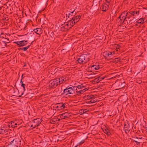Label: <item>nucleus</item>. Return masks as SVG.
I'll use <instances>...</instances> for the list:
<instances>
[{
  "label": "nucleus",
  "mask_w": 147,
  "mask_h": 147,
  "mask_svg": "<svg viewBox=\"0 0 147 147\" xmlns=\"http://www.w3.org/2000/svg\"><path fill=\"white\" fill-rule=\"evenodd\" d=\"M4 35V34L2 33H1V34L0 33V39L2 37V36H1V35Z\"/></svg>",
  "instance_id": "obj_43"
},
{
  "label": "nucleus",
  "mask_w": 147,
  "mask_h": 147,
  "mask_svg": "<svg viewBox=\"0 0 147 147\" xmlns=\"http://www.w3.org/2000/svg\"><path fill=\"white\" fill-rule=\"evenodd\" d=\"M42 121L41 119L40 118L34 119L30 121L29 125L31 127H32L33 129H34L41 123Z\"/></svg>",
  "instance_id": "obj_3"
},
{
  "label": "nucleus",
  "mask_w": 147,
  "mask_h": 147,
  "mask_svg": "<svg viewBox=\"0 0 147 147\" xmlns=\"http://www.w3.org/2000/svg\"><path fill=\"white\" fill-rule=\"evenodd\" d=\"M15 125H17V123H15Z\"/></svg>",
  "instance_id": "obj_47"
},
{
  "label": "nucleus",
  "mask_w": 147,
  "mask_h": 147,
  "mask_svg": "<svg viewBox=\"0 0 147 147\" xmlns=\"http://www.w3.org/2000/svg\"><path fill=\"white\" fill-rule=\"evenodd\" d=\"M72 10L71 9L69 8H66L65 9V11H66V13H69L71 12V11Z\"/></svg>",
  "instance_id": "obj_28"
},
{
  "label": "nucleus",
  "mask_w": 147,
  "mask_h": 147,
  "mask_svg": "<svg viewBox=\"0 0 147 147\" xmlns=\"http://www.w3.org/2000/svg\"><path fill=\"white\" fill-rule=\"evenodd\" d=\"M133 12H134V14H136L137 15H138L139 13V11H133Z\"/></svg>",
  "instance_id": "obj_35"
},
{
  "label": "nucleus",
  "mask_w": 147,
  "mask_h": 147,
  "mask_svg": "<svg viewBox=\"0 0 147 147\" xmlns=\"http://www.w3.org/2000/svg\"><path fill=\"white\" fill-rule=\"evenodd\" d=\"M21 144L20 140L17 138L11 141L10 144L7 146V147H20Z\"/></svg>",
  "instance_id": "obj_2"
},
{
  "label": "nucleus",
  "mask_w": 147,
  "mask_h": 147,
  "mask_svg": "<svg viewBox=\"0 0 147 147\" xmlns=\"http://www.w3.org/2000/svg\"><path fill=\"white\" fill-rule=\"evenodd\" d=\"M128 13H129L131 15V16H134V13L133 11H130Z\"/></svg>",
  "instance_id": "obj_32"
},
{
  "label": "nucleus",
  "mask_w": 147,
  "mask_h": 147,
  "mask_svg": "<svg viewBox=\"0 0 147 147\" xmlns=\"http://www.w3.org/2000/svg\"><path fill=\"white\" fill-rule=\"evenodd\" d=\"M94 95H88L86 97V98L88 100L91 99L93 98Z\"/></svg>",
  "instance_id": "obj_26"
},
{
  "label": "nucleus",
  "mask_w": 147,
  "mask_h": 147,
  "mask_svg": "<svg viewBox=\"0 0 147 147\" xmlns=\"http://www.w3.org/2000/svg\"><path fill=\"white\" fill-rule=\"evenodd\" d=\"M134 142H135L136 144L138 145H140V142H138L135 140H134Z\"/></svg>",
  "instance_id": "obj_34"
},
{
  "label": "nucleus",
  "mask_w": 147,
  "mask_h": 147,
  "mask_svg": "<svg viewBox=\"0 0 147 147\" xmlns=\"http://www.w3.org/2000/svg\"><path fill=\"white\" fill-rule=\"evenodd\" d=\"M27 42V40H23L21 41H17L15 42L14 43L17 44L18 47H22L26 45Z\"/></svg>",
  "instance_id": "obj_8"
},
{
  "label": "nucleus",
  "mask_w": 147,
  "mask_h": 147,
  "mask_svg": "<svg viewBox=\"0 0 147 147\" xmlns=\"http://www.w3.org/2000/svg\"><path fill=\"white\" fill-rule=\"evenodd\" d=\"M132 21V20H131V19H127L126 18L125 20L123 21V22L122 23L126 25H128V24H132V22H131Z\"/></svg>",
  "instance_id": "obj_18"
},
{
  "label": "nucleus",
  "mask_w": 147,
  "mask_h": 147,
  "mask_svg": "<svg viewBox=\"0 0 147 147\" xmlns=\"http://www.w3.org/2000/svg\"><path fill=\"white\" fill-rule=\"evenodd\" d=\"M132 20V21H131V22H132V23H133V22H134V21L133 20Z\"/></svg>",
  "instance_id": "obj_45"
},
{
  "label": "nucleus",
  "mask_w": 147,
  "mask_h": 147,
  "mask_svg": "<svg viewBox=\"0 0 147 147\" xmlns=\"http://www.w3.org/2000/svg\"><path fill=\"white\" fill-rule=\"evenodd\" d=\"M117 84L119 89H120L123 88L125 86V83L124 82H121L119 81L117 83Z\"/></svg>",
  "instance_id": "obj_16"
},
{
  "label": "nucleus",
  "mask_w": 147,
  "mask_h": 147,
  "mask_svg": "<svg viewBox=\"0 0 147 147\" xmlns=\"http://www.w3.org/2000/svg\"><path fill=\"white\" fill-rule=\"evenodd\" d=\"M5 133V130L3 129H0V134H4Z\"/></svg>",
  "instance_id": "obj_29"
},
{
  "label": "nucleus",
  "mask_w": 147,
  "mask_h": 147,
  "mask_svg": "<svg viewBox=\"0 0 147 147\" xmlns=\"http://www.w3.org/2000/svg\"><path fill=\"white\" fill-rule=\"evenodd\" d=\"M33 31L37 34H40L42 33V30L40 28H37L34 29Z\"/></svg>",
  "instance_id": "obj_19"
},
{
  "label": "nucleus",
  "mask_w": 147,
  "mask_h": 147,
  "mask_svg": "<svg viewBox=\"0 0 147 147\" xmlns=\"http://www.w3.org/2000/svg\"><path fill=\"white\" fill-rule=\"evenodd\" d=\"M0 40H2L3 42H5L8 43L9 42L8 41H9L8 38H5L3 36H2V37L1 38Z\"/></svg>",
  "instance_id": "obj_23"
},
{
  "label": "nucleus",
  "mask_w": 147,
  "mask_h": 147,
  "mask_svg": "<svg viewBox=\"0 0 147 147\" xmlns=\"http://www.w3.org/2000/svg\"><path fill=\"white\" fill-rule=\"evenodd\" d=\"M128 12L126 11H124L122 12V13L121 14V15L123 16H124V17H125V18H127V14Z\"/></svg>",
  "instance_id": "obj_27"
},
{
  "label": "nucleus",
  "mask_w": 147,
  "mask_h": 147,
  "mask_svg": "<svg viewBox=\"0 0 147 147\" xmlns=\"http://www.w3.org/2000/svg\"><path fill=\"white\" fill-rule=\"evenodd\" d=\"M65 103H58L54 105V107L55 108V110L57 111H60L64 109L65 108Z\"/></svg>",
  "instance_id": "obj_5"
},
{
  "label": "nucleus",
  "mask_w": 147,
  "mask_h": 147,
  "mask_svg": "<svg viewBox=\"0 0 147 147\" xmlns=\"http://www.w3.org/2000/svg\"><path fill=\"white\" fill-rule=\"evenodd\" d=\"M70 116L69 114L67 112H65L61 114L60 116L61 119H63L69 117Z\"/></svg>",
  "instance_id": "obj_14"
},
{
  "label": "nucleus",
  "mask_w": 147,
  "mask_h": 147,
  "mask_svg": "<svg viewBox=\"0 0 147 147\" xmlns=\"http://www.w3.org/2000/svg\"><path fill=\"white\" fill-rule=\"evenodd\" d=\"M120 59L119 58H116L115 59V61H114L117 63L118 61H120Z\"/></svg>",
  "instance_id": "obj_33"
},
{
  "label": "nucleus",
  "mask_w": 147,
  "mask_h": 147,
  "mask_svg": "<svg viewBox=\"0 0 147 147\" xmlns=\"http://www.w3.org/2000/svg\"><path fill=\"white\" fill-rule=\"evenodd\" d=\"M145 19V18H141L139 19L137 21V23H140L143 24L144 23V21Z\"/></svg>",
  "instance_id": "obj_24"
},
{
  "label": "nucleus",
  "mask_w": 147,
  "mask_h": 147,
  "mask_svg": "<svg viewBox=\"0 0 147 147\" xmlns=\"http://www.w3.org/2000/svg\"><path fill=\"white\" fill-rule=\"evenodd\" d=\"M75 88L74 86L70 87L68 86L63 90L62 94L65 95L69 94L68 96H69L74 95L76 94Z\"/></svg>",
  "instance_id": "obj_1"
},
{
  "label": "nucleus",
  "mask_w": 147,
  "mask_h": 147,
  "mask_svg": "<svg viewBox=\"0 0 147 147\" xmlns=\"http://www.w3.org/2000/svg\"><path fill=\"white\" fill-rule=\"evenodd\" d=\"M77 88H78L79 89H82L81 88V85H78L76 87Z\"/></svg>",
  "instance_id": "obj_37"
},
{
  "label": "nucleus",
  "mask_w": 147,
  "mask_h": 147,
  "mask_svg": "<svg viewBox=\"0 0 147 147\" xmlns=\"http://www.w3.org/2000/svg\"><path fill=\"white\" fill-rule=\"evenodd\" d=\"M131 17V15L129 13H128L127 15V18H126L127 19H130V18Z\"/></svg>",
  "instance_id": "obj_30"
},
{
  "label": "nucleus",
  "mask_w": 147,
  "mask_h": 147,
  "mask_svg": "<svg viewBox=\"0 0 147 147\" xmlns=\"http://www.w3.org/2000/svg\"><path fill=\"white\" fill-rule=\"evenodd\" d=\"M76 92V93L77 94V95H79V94H82L83 93V91L82 90V89H81L79 90V91L77 90V88H76V89L75 90V92Z\"/></svg>",
  "instance_id": "obj_25"
},
{
  "label": "nucleus",
  "mask_w": 147,
  "mask_h": 147,
  "mask_svg": "<svg viewBox=\"0 0 147 147\" xmlns=\"http://www.w3.org/2000/svg\"><path fill=\"white\" fill-rule=\"evenodd\" d=\"M26 86V85L24 84H22L21 86L23 88L24 91H25L26 89L25 88V86Z\"/></svg>",
  "instance_id": "obj_31"
},
{
  "label": "nucleus",
  "mask_w": 147,
  "mask_h": 147,
  "mask_svg": "<svg viewBox=\"0 0 147 147\" xmlns=\"http://www.w3.org/2000/svg\"><path fill=\"white\" fill-rule=\"evenodd\" d=\"M75 9L72 10L69 13H66V17H67L68 18H69L72 19V17H74L76 14V12L75 11Z\"/></svg>",
  "instance_id": "obj_9"
},
{
  "label": "nucleus",
  "mask_w": 147,
  "mask_h": 147,
  "mask_svg": "<svg viewBox=\"0 0 147 147\" xmlns=\"http://www.w3.org/2000/svg\"><path fill=\"white\" fill-rule=\"evenodd\" d=\"M89 60L88 56L87 55L83 54L79 57L77 61L80 64H84L87 62Z\"/></svg>",
  "instance_id": "obj_4"
},
{
  "label": "nucleus",
  "mask_w": 147,
  "mask_h": 147,
  "mask_svg": "<svg viewBox=\"0 0 147 147\" xmlns=\"http://www.w3.org/2000/svg\"><path fill=\"white\" fill-rule=\"evenodd\" d=\"M26 66V65H24V66Z\"/></svg>",
  "instance_id": "obj_49"
},
{
  "label": "nucleus",
  "mask_w": 147,
  "mask_h": 147,
  "mask_svg": "<svg viewBox=\"0 0 147 147\" xmlns=\"http://www.w3.org/2000/svg\"><path fill=\"white\" fill-rule=\"evenodd\" d=\"M124 126V129L125 133L127 134L128 133L130 130L129 124L128 123L125 124Z\"/></svg>",
  "instance_id": "obj_17"
},
{
  "label": "nucleus",
  "mask_w": 147,
  "mask_h": 147,
  "mask_svg": "<svg viewBox=\"0 0 147 147\" xmlns=\"http://www.w3.org/2000/svg\"><path fill=\"white\" fill-rule=\"evenodd\" d=\"M13 90L14 91L15 90V88H13Z\"/></svg>",
  "instance_id": "obj_46"
},
{
  "label": "nucleus",
  "mask_w": 147,
  "mask_h": 147,
  "mask_svg": "<svg viewBox=\"0 0 147 147\" xmlns=\"http://www.w3.org/2000/svg\"><path fill=\"white\" fill-rule=\"evenodd\" d=\"M81 88L82 89H83L84 88L86 87V86H85L83 85V84L81 85Z\"/></svg>",
  "instance_id": "obj_42"
},
{
  "label": "nucleus",
  "mask_w": 147,
  "mask_h": 147,
  "mask_svg": "<svg viewBox=\"0 0 147 147\" xmlns=\"http://www.w3.org/2000/svg\"><path fill=\"white\" fill-rule=\"evenodd\" d=\"M81 17L80 15H78L72 17V19L76 23L80 20Z\"/></svg>",
  "instance_id": "obj_15"
},
{
  "label": "nucleus",
  "mask_w": 147,
  "mask_h": 147,
  "mask_svg": "<svg viewBox=\"0 0 147 147\" xmlns=\"http://www.w3.org/2000/svg\"><path fill=\"white\" fill-rule=\"evenodd\" d=\"M125 19H126V18L125 17L121 14L117 18V21L118 22H119L120 23H122Z\"/></svg>",
  "instance_id": "obj_12"
},
{
  "label": "nucleus",
  "mask_w": 147,
  "mask_h": 147,
  "mask_svg": "<svg viewBox=\"0 0 147 147\" xmlns=\"http://www.w3.org/2000/svg\"><path fill=\"white\" fill-rule=\"evenodd\" d=\"M90 102L91 103H94V98H92L91 100H90Z\"/></svg>",
  "instance_id": "obj_38"
},
{
  "label": "nucleus",
  "mask_w": 147,
  "mask_h": 147,
  "mask_svg": "<svg viewBox=\"0 0 147 147\" xmlns=\"http://www.w3.org/2000/svg\"><path fill=\"white\" fill-rule=\"evenodd\" d=\"M59 84H61L64 82H65L67 80V78L65 76H63L57 79Z\"/></svg>",
  "instance_id": "obj_10"
},
{
  "label": "nucleus",
  "mask_w": 147,
  "mask_h": 147,
  "mask_svg": "<svg viewBox=\"0 0 147 147\" xmlns=\"http://www.w3.org/2000/svg\"><path fill=\"white\" fill-rule=\"evenodd\" d=\"M114 52H111L109 51H106L103 53V55L105 58H111L113 55L115 54Z\"/></svg>",
  "instance_id": "obj_7"
},
{
  "label": "nucleus",
  "mask_w": 147,
  "mask_h": 147,
  "mask_svg": "<svg viewBox=\"0 0 147 147\" xmlns=\"http://www.w3.org/2000/svg\"><path fill=\"white\" fill-rule=\"evenodd\" d=\"M23 93H22V95H23Z\"/></svg>",
  "instance_id": "obj_50"
},
{
  "label": "nucleus",
  "mask_w": 147,
  "mask_h": 147,
  "mask_svg": "<svg viewBox=\"0 0 147 147\" xmlns=\"http://www.w3.org/2000/svg\"><path fill=\"white\" fill-rule=\"evenodd\" d=\"M49 83V86L50 88H55L59 84L57 79L50 81Z\"/></svg>",
  "instance_id": "obj_6"
},
{
  "label": "nucleus",
  "mask_w": 147,
  "mask_h": 147,
  "mask_svg": "<svg viewBox=\"0 0 147 147\" xmlns=\"http://www.w3.org/2000/svg\"><path fill=\"white\" fill-rule=\"evenodd\" d=\"M116 47L117 48L116 49H119L121 47V46L119 45H117Z\"/></svg>",
  "instance_id": "obj_36"
},
{
  "label": "nucleus",
  "mask_w": 147,
  "mask_h": 147,
  "mask_svg": "<svg viewBox=\"0 0 147 147\" xmlns=\"http://www.w3.org/2000/svg\"><path fill=\"white\" fill-rule=\"evenodd\" d=\"M105 131H107V133H108V132L107 131V130H106H106H105Z\"/></svg>",
  "instance_id": "obj_48"
},
{
  "label": "nucleus",
  "mask_w": 147,
  "mask_h": 147,
  "mask_svg": "<svg viewBox=\"0 0 147 147\" xmlns=\"http://www.w3.org/2000/svg\"><path fill=\"white\" fill-rule=\"evenodd\" d=\"M109 5L106 3H103L101 6L100 8L104 11H106L108 9Z\"/></svg>",
  "instance_id": "obj_13"
},
{
  "label": "nucleus",
  "mask_w": 147,
  "mask_h": 147,
  "mask_svg": "<svg viewBox=\"0 0 147 147\" xmlns=\"http://www.w3.org/2000/svg\"><path fill=\"white\" fill-rule=\"evenodd\" d=\"M87 88H83V89H82V90L83 91V93H84V92H85L86 90H87Z\"/></svg>",
  "instance_id": "obj_40"
},
{
  "label": "nucleus",
  "mask_w": 147,
  "mask_h": 147,
  "mask_svg": "<svg viewBox=\"0 0 147 147\" xmlns=\"http://www.w3.org/2000/svg\"><path fill=\"white\" fill-rule=\"evenodd\" d=\"M31 45H29L28 46L22 47V48H18V50L19 51L20 50H23V51H26L30 46Z\"/></svg>",
  "instance_id": "obj_20"
},
{
  "label": "nucleus",
  "mask_w": 147,
  "mask_h": 147,
  "mask_svg": "<svg viewBox=\"0 0 147 147\" xmlns=\"http://www.w3.org/2000/svg\"><path fill=\"white\" fill-rule=\"evenodd\" d=\"M94 103L97 102V100H96V99H94Z\"/></svg>",
  "instance_id": "obj_44"
},
{
  "label": "nucleus",
  "mask_w": 147,
  "mask_h": 147,
  "mask_svg": "<svg viewBox=\"0 0 147 147\" xmlns=\"http://www.w3.org/2000/svg\"><path fill=\"white\" fill-rule=\"evenodd\" d=\"M84 142L83 141H82L80 142L78 144L79 145H81L84 143Z\"/></svg>",
  "instance_id": "obj_39"
},
{
  "label": "nucleus",
  "mask_w": 147,
  "mask_h": 147,
  "mask_svg": "<svg viewBox=\"0 0 147 147\" xmlns=\"http://www.w3.org/2000/svg\"><path fill=\"white\" fill-rule=\"evenodd\" d=\"M75 24V22L71 19V20H69L67 23L66 25L68 27H69V29L71 28Z\"/></svg>",
  "instance_id": "obj_11"
},
{
  "label": "nucleus",
  "mask_w": 147,
  "mask_h": 147,
  "mask_svg": "<svg viewBox=\"0 0 147 147\" xmlns=\"http://www.w3.org/2000/svg\"><path fill=\"white\" fill-rule=\"evenodd\" d=\"M91 68L94 71L98 70L100 68V67L99 65H94L91 66Z\"/></svg>",
  "instance_id": "obj_21"
},
{
  "label": "nucleus",
  "mask_w": 147,
  "mask_h": 147,
  "mask_svg": "<svg viewBox=\"0 0 147 147\" xmlns=\"http://www.w3.org/2000/svg\"><path fill=\"white\" fill-rule=\"evenodd\" d=\"M69 29V27H68L66 24H65L64 26H62L61 28V30L62 31H65Z\"/></svg>",
  "instance_id": "obj_22"
},
{
  "label": "nucleus",
  "mask_w": 147,
  "mask_h": 147,
  "mask_svg": "<svg viewBox=\"0 0 147 147\" xmlns=\"http://www.w3.org/2000/svg\"><path fill=\"white\" fill-rule=\"evenodd\" d=\"M23 75L22 74V79H21V81H20V83L22 84H23V82H22V78H23L22 77L23 76Z\"/></svg>",
  "instance_id": "obj_41"
}]
</instances>
